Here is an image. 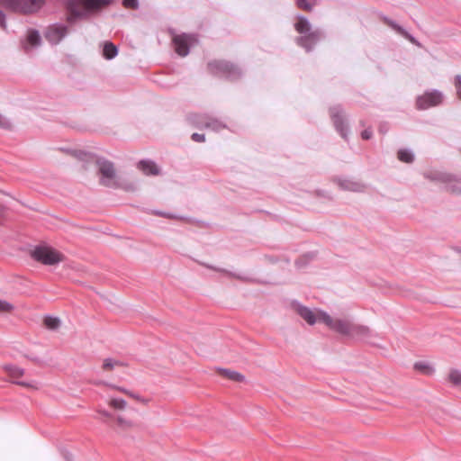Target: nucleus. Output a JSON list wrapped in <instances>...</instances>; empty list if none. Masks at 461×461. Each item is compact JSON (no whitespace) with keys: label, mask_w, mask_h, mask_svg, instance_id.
<instances>
[{"label":"nucleus","mask_w":461,"mask_h":461,"mask_svg":"<svg viewBox=\"0 0 461 461\" xmlns=\"http://www.w3.org/2000/svg\"><path fill=\"white\" fill-rule=\"evenodd\" d=\"M294 29L300 34V36L295 38V43L307 53L312 51L320 41L325 37V33L321 29H312L308 18L302 14L297 15Z\"/></svg>","instance_id":"f257e3e1"},{"label":"nucleus","mask_w":461,"mask_h":461,"mask_svg":"<svg viewBox=\"0 0 461 461\" xmlns=\"http://www.w3.org/2000/svg\"><path fill=\"white\" fill-rule=\"evenodd\" d=\"M319 321L335 332L349 338L360 339L369 333L366 326L356 324L347 319L333 318L326 312H320Z\"/></svg>","instance_id":"f03ea898"},{"label":"nucleus","mask_w":461,"mask_h":461,"mask_svg":"<svg viewBox=\"0 0 461 461\" xmlns=\"http://www.w3.org/2000/svg\"><path fill=\"white\" fill-rule=\"evenodd\" d=\"M77 156L80 160L94 163L98 167V174L101 175L100 184L102 185L113 189L119 187V183L114 180L116 170L113 162L104 157L85 151H78Z\"/></svg>","instance_id":"7ed1b4c3"},{"label":"nucleus","mask_w":461,"mask_h":461,"mask_svg":"<svg viewBox=\"0 0 461 461\" xmlns=\"http://www.w3.org/2000/svg\"><path fill=\"white\" fill-rule=\"evenodd\" d=\"M211 74L229 80H237L243 75L242 69L225 60H212L207 65Z\"/></svg>","instance_id":"20e7f679"},{"label":"nucleus","mask_w":461,"mask_h":461,"mask_svg":"<svg viewBox=\"0 0 461 461\" xmlns=\"http://www.w3.org/2000/svg\"><path fill=\"white\" fill-rule=\"evenodd\" d=\"M31 257L43 265L55 266L63 259V255L55 249L46 246L38 245L31 251Z\"/></svg>","instance_id":"39448f33"},{"label":"nucleus","mask_w":461,"mask_h":461,"mask_svg":"<svg viewBox=\"0 0 461 461\" xmlns=\"http://www.w3.org/2000/svg\"><path fill=\"white\" fill-rule=\"evenodd\" d=\"M65 7L68 12L67 22L71 25L78 20L86 18L89 14L102 10L90 9L86 4H81L80 0H65Z\"/></svg>","instance_id":"423d86ee"},{"label":"nucleus","mask_w":461,"mask_h":461,"mask_svg":"<svg viewBox=\"0 0 461 461\" xmlns=\"http://www.w3.org/2000/svg\"><path fill=\"white\" fill-rule=\"evenodd\" d=\"M329 111L336 131L341 136V138L348 141L350 129L344 109L340 104H336L330 107Z\"/></svg>","instance_id":"0eeeda50"},{"label":"nucleus","mask_w":461,"mask_h":461,"mask_svg":"<svg viewBox=\"0 0 461 461\" xmlns=\"http://www.w3.org/2000/svg\"><path fill=\"white\" fill-rule=\"evenodd\" d=\"M444 94L438 89H428L416 98V108L418 110H428L438 106L443 103Z\"/></svg>","instance_id":"6e6552de"},{"label":"nucleus","mask_w":461,"mask_h":461,"mask_svg":"<svg viewBox=\"0 0 461 461\" xmlns=\"http://www.w3.org/2000/svg\"><path fill=\"white\" fill-rule=\"evenodd\" d=\"M42 0H0L8 10L16 13L29 14L37 11Z\"/></svg>","instance_id":"1a4fd4ad"},{"label":"nucleus","mask_w":461,"mask_h":461,"mask_svg":"<svg viewBox=\"0 0 461 461\" xmlns=\"http://www.w3.org/2000/svg\"><path fill=\"white\" fill-rule=\"evenodd\" d=\"M198 42L196 34L182 33L173 39L175 51L181 57H185L190 52V48Z\"/></svg>","instance_id":"9d476101"},{"label":"nucleus","mask_w":461,"mask_h":461,"mask_svg":"<svg viewBox=\"0 0 461 461\" xmlns=\"http://www.w3.org/2000/svg\"><path fill=\"white\" fill-rule=\"evenodd\" d=\"M68 33V27L61 23L50 25L45 31V39L52 45L59 44Z\"/></svg>","instance_id":"9b49d317"},{"label":"nucleus","mask_w":461,"mask_h":461,"mask_svg":"<svg viewBox=\"0 0 461 461\" xmlns=\"http://www.w3.org/2000/svg\"><path fill=\"white\" fill-rule=\"evenodd\" d=\"M193 122L198 128H206L213 131H220L227 127L225 123L208 114H195L193 117Z\"/></svg>","instance_id":"f8f14e48"},{"label":"nucleus","mask_w":461,"mask_h":461,"mask_svg":"<svg viewBox=\"0 0 461 461\" xmlns=\"http://www.w3.org/2000/svg\"><path fill=\"white\" fill-rule=\"evenodd\" d=\"M334 182L340 187V189L345 191H352V192H363L365 190V185L361 182L353 180L348 177L337 176L334 178Z\"/></svg>","instance_id":"ddd939ff"},{"label":"nucleus","mask_w":461,"mask_h":461,"mask_svg":"<svg viewBox=\"0 0 461 461\" xmlns=\"http://www.w3.org/2000/svg\"><path fill=\"white\" fill-rule=\"evenodd\" d=\"M380 17L388 26H390L393 30H394L397 33L402 35L403 38L407 39L411 43H413L419 47L420 46V43L417 41V39L413 35L409 33L402 26L399 25L395 21L392 20L391 18H389L384 14H381Z\"/></svg>","instance_id":"4468645a"},{"label":"nucleus","mask_w":461,"mask_h":461,"mask_svg":"<svg viewBox=\"0 0 461 461\" xmlns=\"http://www.w3.org/2000/svg\"><path fill=\"white\" fill-rule=\"evenodd\" d=\"M292 305L298 315L303 318L309 325L315 324L317 320H319V317L317 318L315 313L310 308L301 304L299 302L293 301Z\"/></svg>","instance_id":"2eb2a0df"},{"label":"nucleus","mask_w":461,"mask_h":461,"mask_svg":"<svg viewBox=\"0 0 461 461\" xmlns=\"http://www.w3.org/2000/svg\"><path fill=\"white\" fill-rule=\"evenodd\" d=\"M423 176L432 182L450 183L455 180V176L439 170H428L423 173Z\"/></svg>","instance_id":"dca6fc26"},{"label":"nucleus","mask_w":461,"mask_h":461,"mask_svg":"<svg viewBox=\"0 0 461 461\" xmlns=\"http://www.w3.org/2000/svg\"><path fill=\"white\" fill-rule=\"evenodd\" d=\"M5 370L9 374V375L14 378V383L18 384V385H21V386H23V387H30L32 386V384L30 382H26V381H23V380H19V378L21 376L23 375L24 374V369L20 367V366H17L15 365H5Z\"/></svg>","instance_id":"f3484780"},{"label":"nucleus","mask_w":461,"mask_h":461,"mask_svg":"<svg viewBox=\"0 0 461 461\" xmlns=\"http://www.w3.org/2000/svg\"><path fill=\"white\" fill-rule=\"evenodd\" d=\"M23 48L26 53L29 52V47H39L41 44V37L36 29H30L28 31L26 39L23 41Z\"/></svg>","instance_id":"a211bd4d"},{"label":"nucleus","mask_w":461,"mask_h":461,"mask_svg":"<svg viewBox=\"0 0 461 461\" xmlns=\"http://www.w3.org/2000/svg\"><path fill=\"white\" fill-rule=\"evenodd\" d=\"M138 168L147 176H157L159 169L156 163L150 159H142L138 163Z\"/></svg>","instance_id":"6ab92c4d"},{"label":"nucleus","mask_w":461,"mask_h":461,"mask_svg":"<svg viewBox=\"0 0 461 461\" xmlns=\"http://www.w3.org/2000/svg\"><path fill=\"white\" fill-rule=\"evenodd\" d=\"M118 55V48L111 41H105L103 47V56L111 60Z\"/></svg>","instance_id":"aec40b11"},{"label":"nucleus","mask_w":461,"mask_h":461,"mask_svg":"<svg viewBox=\"0 0 461 461\" xmlns=\"http://www.w3.org/2000/svg\"><path fill=\"white\" fill-rule=\"evenodd\" d=\"M220 374H221L224 377L235 381V382H243L245 381V376L234 370H230L227 368H219Z\"/></svg>","instance_id":"412c9836"},{"label":"nucleus","mask_w":461,"mask_h":461,"mask_svg":"<svg viewBox=\"0 0 461 461\" xmlns=\"http://www.w3.org/2000/svg\"><path fill=\"white\" fill-rule=\"evenodd\" d=\"M397 158L400 161L404 163H412L415 155L411 149H400L397 153Z\"/></svg>","instance_id":"4be33fe9"},{"label":"nucleus","mask_w":461,"mask_h":461,"mask_svg":"<svg viewBox=\"0 0 461 461\" xmlns=\"http://www.w3.org/2000/svg\"><path fill=\"white\" fill-rule=\"evenodd\" d=\"M90 9H103L113 4V0H83Z\"/></svg>","instance_id":"5701e85b"},{"label":"nucleus","mask_w":461,"mask_h":461,"mask_svg":"<svg viewBox=\"0 0 461 461\" xmlns=\"http://www.w3.org/2000/svg\"><path fill=\"white\" fill-rule=\"evenodd\" d=\"M461 179L457 178L456 176H455V180L450 183H444L445 184V189L456 195L461 194V185H460Z\"/></svg>","instance_id":"b1692460"},{"label":"nucleus","mask_w":461,"mask_h":461,"mask_svg":"<svg viewBox=\"0 0 461 461\" xmlns=\"http://www.w3.org/2000/svg\"><path fill=\"white\" fill-rule=\"evenodd\" d=\"M44 325L48 330H55L60 326V319L52 315H46L44 317Z\"/></svg>","instance_id":"393cba45"},{"label":"nucleus","mask_w":461,"mask_h":461,"mask_svg":"<svg viewBox=\"0 0 461 461\" xmlns=\"http://www.w3.org/2000/svg\"><path fill=\"white\" fill-rule=\"evenodd\" d=\"M415 370L420 371L424 374H432L434 372V368L425 361H418L413 366Z\"/></svg>","instance_id":"a878e982"},{"label":"nucleus","mask_w":461,"mask_h":461,"mask_svg":"<svg viewBox=\"0 0 461 461\" xmlns=\"http://www.w3.org/2000/svg\"><path fill=\"white\" fill-rule=\"evenodd\" d=\"M449 380L455 385L461 386V372L458 370L451 371L449 374Z\"/></svg>","instance_id":"bb28decb"},{"label":"nucleus","mask_w":461,"mask_h":461,"mask_svg":"<svg viewBox=\"0 0 461 461\" xmlns=\"http://www.w3.org/2000/svg\"><path fill=\"white\" fill-rule=\"evenodd\" d=\"M111 405L114 409L123 410L126 407V401L122 398H113L111 400Z\"/></svg>","instance_id":"cd10ccee"},{"label":"nucleus","mask_w":461,"mask_h":461,"mask_svg":"<svg viewBox=\"0 0 461 461\" xmlns=\"http://www.w3.org/2000/svg\"><path fill=\"white\" fill-rule=\"evenodd\" d=\"M122 5L124 7L137 10L140 7L139 0H122Z\"/></svg>","instance_id":"c85d7f7f"},{"label":"nucleus","mask_w":461,"mask_h":461,"mask_svg":"<svg viewBox=\"0 0 461 461\" xmlns=\"http://www.w3.org/2000/svg\"><path fill=\"white\" fill-rule=\"evenodd\" d=\"M14 305L6 301L0 299V312H10L14 310Z\"/></svg>","instance_id":"c756f323"},{"label":"nucleus","mask_w":461,"mask_h":461,"mask_svg":"<svg viewBox=\"0 0 461 461\" xmlns=\"http://www.w3.org/2000/svg\"><path fill=\"white\" fill-rule=\"evenodd\" d=\"M296 5L299 8L304 9L306 11H312V5L308 0H296Z\"/></svg>","instance_id":"7c9ffc66"},{"label":"nucleus","mask_w":461,"mask_h":461,"mask_svg":"<svg viewBox=\"0 0 461 461\" xmlns=\"http://www.w3.org/2000/svg\"><path fill=\"white\" fill-rule=\"evenodd\" d=\"M120 362L113 360V358H105L104 360L103 367L104 369H112L115 365H119Z\"/></svg>","instance_id":"2f4dec72"},{"label":"nucleus","mask_w":461,"mask_h":461,"mask_svg":"<svg viewBox=\"0 0 461 461\" xmlns=\"http://www.w3.org/2000/svg\"><path fill=\"white\" fill-rule=\"evenodd\" d=\"M11 122L10 121L5 117L3 114L0 113V128L2 129H5V130H8V129H11Z\"/></svg>","instance_id":"473e14b6"},{"label":"nucleus","mask_w":461,"mask_h":461,"mask_svg":"<svg viewBox=\"0 0 461 461\" xmlns=\"http://www.w3.org/2000/svg\"><path fill=\"white\" fill-rule=\"evenodd\" d=\"M455 87L456 90V95L458 98L461 100V75H456L455 77Z\"/></svg>","instance_id":"72a5a7b5"},{"label":"nucleus","mask_w":461,"mask_h":461,"mask_svg":"<svg viewBox=\"0 0 461 461\" xmlns=\"http://www.w3.org/2000/svg\"><path fill=\"white\" fill-rule=\"evenodd\" d=\"M152 213L154 215L161 216V217H165V218H168V219H175V218H176V216L174 215L173 213L166 212H162V211H158V210L153 211Z\"/></svg>","instance_id":"f704fd0d"},{"label":"nucleus","mask_w":461,"mask_h":461,"mask_svg":"<svg viewBox=\"0 0 461 461\" xmlns=\"http://www.w3.org/2000/svg\"><path fill=\"white\" fill-rule=\"evenodd\" d=\"M191 140L194 142L205 141V135L203 133L194 132L191 135Z\"/></svg>","instance_id":"c9c22d12"},{"label":"nucleus","mask_w":461,"mask_h":461,"mask_svg":"<svg viewBox=\"0 0 461 461\" xmlns=\"http://www.w3.org/2000/svg\"><path fill=\"white\" fill-rule=\"evenodd\" d=\"M360 135L363 140H370L373 136V131L370 127H368V128L365 129L364 131H362Z\"/></svg>","instance_id":"e433bc0d"},{"label":"nucleus","mask_w":461,"mask_h":461,"mask_svg":"<svg viewBox=\"0 0 461 461\" xmlns=\"http://www.w3.org/2000/svg\"><path fill=\"white\" fill-rule=\"evenodd\" d=\"M310 255H305L300 258H298L296 261H295V266L297 267V268H302L303 267L306 266L307 262H306V259L307 258L309 257Z\"/></svg>","instance_id":"4c0bfd02"},{"label":"nucleus","mask_w":461,"mask_h":461,"mask_svg":"<svg viewBox=\"0 0 461 461\" xmlns=\"http://www.w3.org/2000/svg\"><path fill=\"white\" fill-rule=\"evenodd\" d=\"M0 27L3 29L6 28V17L2 10H0Z\"/></svg>","instance_id":"58836bf2"},{"label":"nucleus","mask_w":461,"mask_h":461,"mask_svg":"<svg viewBox=\"0 0 461 461\" xmlns=\"http://www.w3.org/2000/svg\"><path fill=\"white\" fill-rule=\"evenodd\" d=\"M61 454H62L63 457H64L67 461H73V460H72V459H73V458H72V454H71L69 451H68V450H66V449H62V450H61Z\"/></svg>","instance_id":"ea45409f"},{"label":"nucleus","mask_w":461,"mask_h":461,"mask_svg":"<svg viewBox=\"0 0 461 461\" xmlns=\"http://www.w3.org/2000/svg\"><path fill=\"white\" fill-rule=\"evenodd\" d=\"M108 386L113 388V389H116L122 393H129V391L123 387H121V386H116V385H113V384H108Z\"/></svg>","instance_id":"a19ab883"},{"label":"nucleus","mask_w":461,"mask_h":461,"mask_svg":"<svg viewBox=\"0 0 461 461\" xmlns=\"http://www.w3.org/2000/svg\"><path fill=\"white\" fill-rule=\"evenodd\" d=\"M128 394H129L131 397H132V398H136V399H138V398H139V396H137V395H136L135 393H133L129 392V393H128Z\"/></svg>","instance_id":"79ce46f5"},{"label":"nucleus","mask_w":461,"mask_h":461,"mask_svg":"<svg viewBox=\"0 0 461 461\" xmlns=\"http://www.w3.org/2000/svg\"><path fill=\"white\" fill-rule=\"evenodd\" d=\"M455 250H456L458 254H460V255H461V248L456 247V248H455Z\"/></svg>","instance_id":"37998d69"},{"label":"nucleus","mask_w":461,"mask_h":461,"mask_svg":"<svg viewBox=\"0 0 461 461\" xmlns=\"http://www.w3.org/2000/svg\"><path fill=\"white\" fill-rule=\"evenodd\" d=\"M230 276H234V277H237L239 279H241L242 277L240 276H237L235 274H230Z\"/></svg>","instance_id":"c03bdc74"},{"label":"nucleus","mask_w":461,"mask_h":461,"mask_svg":"<svg viewBox=\"0 0 461 461\" xmlns=\"http://www.w3.org/2000/svg\"><path fill=\"white\" fill-rule=\"evenodd\" d=\"M359 123H360V125H361V126H363V127L366 125V123H365V121H364V120H361V121L359 122Z\"/></svg>","instance_id":"a18cd8bd"},{"label":"nucleus","mask_w":461,"mask_h":461,"mask_svg":"<svg viewBox=\"0 0 461 461\" xmlns=\"http://www.w3.org/2000/svg\"><path fill=\"white\" fill-rule=\"evenodd\" d=\"M81 1V4H83V0H80Z\"/></svg>","instance_id":"49530a36"}]
</instances>
